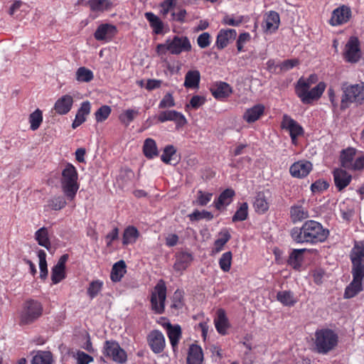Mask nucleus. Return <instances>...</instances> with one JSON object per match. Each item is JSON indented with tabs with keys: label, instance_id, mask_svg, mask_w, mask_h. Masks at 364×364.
<instances>
[{
	"label": "nucleus",
	"instance_id": "8",
	"mask_svg": "<svg viewBox=\"0 0 364 364\" xmlns=\"http://www.w3.org/2000/svg\"><path fill=\"white\" fill-rule=\"evenodd\" d=\"M360 43L358 37L350 36L347 41L343 56L344 60L350 63L358 62L361 58Z\"/></svg>",
	"mask_w": 364,
	"mask_h": 364
},
{
	"label": "nucleus",
	"instance_id": "51",
	"mask_svg": "<svg viewBox=\"0 0 364 364\" xmlns=\"http://www.w3.org/2000/svg\"><path fill=\"white\" fill-rule=\"evenodd\" d=\"M111 108L109 106L103 105L100 107L95 112V119L97 122H102L106 120L111 113Z\"/></svg>",
	"mask_w": 364,
	"mask_h": 364
},
{
	"label": "nucleus",
	"instance_id": "58",
	"mask_svg": "<svg viewBox=\"0 0 364 364\" xmlns=\"http://www.w3.org/2000/svg\"><path fill=\"white\" fill-rule=\"evenodd\" d=\"M31 364H46V352L43 350H33Z\"/></svg>",
	"mask_w": 364,
	"mask_h": 364
},
{
	"label": "nucleus",
	"instance_id": "30",
	"mask_svg": "<svg viewBox=\"0 0 364 364\" xmlns=\"http://www.w3.org/2000/svg\"><path fill=\"white\" fill-rule=\"evenodd\" d=\"M356 154L357 150L354 148H348L343 150L341 153V166L345 168L350 170L354 163Z\"/></svg>",
	"mask_w": 364,
	"mask_h": 364
},
{
	"label": "nucleus",
	"instance_id": "42",
	"mask_svg": "<svg viewBox=\"0 0 364 364\" xmlns=\"http://www.w3.org/2000/svg\"><path fill=\"white\" fill-rule=\"evenodd\" d=\"M143 151L144 155L149 158L152 159L158 155V149L155 141L152 139H146L144 141Z\"/></svg>",
	"mask_w": 364,
	"mask_h": 364
},
{
	"label": "nucleus",
	"instance_id": "14",
	"mask_svg": "<svg viewBox=\"0 0 364 364\" xmlns=\"http://www.w3.org/2000/svg\"><path fill=\"white\" fill-rule=\"evenodd\" d=\"M117 27L110 23H102L96 29L94 37L97 41L108 42L116 35Z\"/></svg>",
	"mask_w": 364,
	"mask_h": 364
},
{
	"label": "nucleus",
	"instance_id": "12",
	"mask_svg": "<svg viewBox=\"0 0 364 364\" xmlns=\"http://www.w3.org/2000/svg\"><path fill=\"white\" fill-rule=\"evenodd\" d=\"M281 126L282 129L289 131L293 143H295L296 138L304 132L299 123L287 114L283 116Z\"/></svg>",
	"mask_w": 364,
	"mask_h": 364
},
{
	"label": "nucleus",
	"instance_id": "62",
	"mask_svg": "<svg viewBox=\"0 0 364 364\" xmlns=\"http://www.w3.org/2000/svg\"><path fill=\"white\" fill-rule=\"evenodd\" d=\"M364 168V154H358L355 155V159L353 166L351 167V171H360Z\"/></svg>",
	"mask_w": 364,
	"mask_h": 364
},
{
	"label": "nucleus",
	"instance_id": "34",
	"mask_svg": "<svg viewBox=\"0 0 364 364\" xmlns=\"http://www.w3.org/2000/svg\"><path fill=\"white\" fill-rule=\"evenodd\" d=\"M200 80V72L197 70H188L185 76L184 87L196 89L199 86Z\"/></svg>",
	"mask_w": 364,
	"mask_h": 364
},
{
	"label": "nucleus",
	"instance_id": "25",
	"mask_svg": "<svg viewBox=\"0 0 364 364\" xmlns=\"http://www.w3.org/2000/svg\"><path fill=\"white\" fill-rule=\"evenodd\" d=\"M232 90L231 87L226 82H219L211 88L212 95L215 98L223 100L228 97Z\"/></svg>",
	"mask_w": 364,
	"mask_h": 364
},
{
	"label": "nucleus",
	"instance_id": "39",
	"mask_svg": "<svg viewBox=\"0 0 364 364\" xmlns=\"http://www.w3.org/2000/svg\"><path fill=\"white\" fill-rule=\"evenodd\" d=\"M126 273V264L123 260L116 262L112 269L111 279L113 282H119L121 280L124 274Z\"/></svg>",
	"mask_w": 364,
	"mask_h": 364
},
{
	"label": "nucleus",
	"instance_id": "55",
	"mask_svg": "<svg viewBox=\"0 0 364 364\" xmlns=\"http://www.w3.org/2000/svg\"><path fill=\"white\" fill-rule=\"evenodd\" d=\"M175 106V101L172 94L166 93L159 104L160 109L169 108Z\"/></svg>",
	"mask_w": 364,
	"mask_h": 364
},
{
	"label": "nucleus",
	"instance_id": "18",
	"mask_svg": "<svg viewBox=\"0 0 364 364\" xmlns=\"http://www.w3.org/2000/svg\"><path fill=\"white\" fill-rule=\"evenodd\" d=\"M214 324L218 333L223 336L228 334L230 323L224 309H219L217 311L214 318Z\"/></svg>",
	"mask_w": 364,
	"mask_h": 364
},
{
	"label": "nucleus",
	"instance_id": "60",
	"mask_svg": "<svg viewBox=\"0 0 364 364\" xmlns=\"http://www.w3.org/2000/svg\"><path fill=\"white\" fill-rule=\"evenodd\" d=\"M177 0H165L161 4V13L166 15L169 11H172L176 6Z\"/></svg>",
	"mask_w": 364,
	"mask_h": 364
},
{
	"label": "nucleus",
	"instance_id": "19",
	"mask_svg": "<svg viewBox=\"0 0 364 364\" xmlns=\"http://www.w3.org/2000/svg\"><path fill=\"white\" fill-rule=\"evenodd\" d=\"M312 169V164L308 161H299L293 164L289 169L292 176L304 178L306 176Z\"/></svg>",
	"mask_w": 364,
	"mask_h": 364
},
{
	"label": "nucleus",
	"instance_id": "52",
	"mask_svg": "<svg viewBox=\"0 0 364 364\" xmlns=\"http://www.w3.org/2000/svg\"><path fill=\"white\" fill-rule=\"evenodd\" d=\"M176 149L172 145L166 146L164 149V152L161 156V159L163 162H164L166 164H171V160L173 156L176 154Z\"/></svg>",
	"mask_w": 364,
	"mask_h": 364
},
{
	"label": "nucleus",
	"instance_id": "23",
	"mask_svg": "<svg viewBox=\"0 0 364 364\" xmlns=\"http://www.w3.org/2000/svg\"><path fill=\"white\" fill-rule=\"evenodd\" d=\"M351 176L341 168H337L333 171V179L338 191L345 188L351 181Z\"/></svg>",
	"mask_w": 364,
	"mask_h": 364
},
{
	"label": "nucleus",
	"instance_id": "63",
	"mask_svg": "<svg viewBox=\"0 0 364 364\" xmlns=\"http://www.w3.org/2000/svg\"><path fill=\"white\" fill-rule=\"evenodd\" d=\"M299 64V60L296 59H289L283 61L280 65V70L282 71H288Z\"/></svg>",
	"mask_w": 364,
	"mask_h": 364
},
{
	"label": "nucleus",
	"instance_id": "36",
	"mask_svg": "<svg viewBox=\"0 0 364 364\" xmlns=\"http://www.w3.org/2000/svg\"><path fill=\"white\" fill-rule=\"evenodd\" d=\"M139 237V232L133 225L127 227L123 232L122 243L124 245H132Z\"/></svg>",
	"mask_w": 364,
	"mask_h": 364
},
{
	"label": "nucleus",
	"instance_id": "38",
	"mask_svg": "<svg viewBox=\"0 0 364 364\" xmlns=\"http://www.w3.org/2000/svg\"><path fill=\"white\" fill-rule=\"evenodd\" d=\"M139 114V109H127L119 114V120L123 125L128 127Z\"/></svg>",
	"mask_w": 364,
	"mask_h": 364
},
{
	"label": "nucleus",
	"instance_id": "50",
	"mask_svg": "<svg viewBox=\"0 0 364 364\" xmlns=\"http://www.w3.org/2000/svg\"><path fill=\"white\" fill-rule=\"evenodd\" d=\"M103 286V282L100 280L92 281L87 289V294L93 299L100 292Z\"/></svg>",
	"mask_w": 364,
	"mask_h": 364
},
{
	"label": "nucleus",
	"instance_id": "61",
	"mask_svg": "<svg viewBox=\"0 0 364 364\" xmlns=\"http://www.w3.org/2000/svg\"><path fill=\"white\" fill-rule=\"evenodd\" d=\"M205 98L199 95H194L190 101V105H187V108L191 107L195 109L199 108L205 103Z\"/></svg>",
	"mask_w": 364,
	"mask_h": 364
},
{
	"label": "nucleus",
	"instance_id": "40",
	"mask_svg": "<svg viewBox=\"0 0 364 364\" xmlns=\"http://www.w3.org/2000/svg\"><path fill=\"white\" fill-rule=\"evenodd\" d=\"M145 17L150 23V25L156 34H161L163 33L164 24L159 17L151 12H146L145 14Z\"/></svg>",
	"mask_w": 364,
	"mask_h": 364
},
{
	"label": "nucleus",
	"instance_id": "22",
	"mask_svg": "<svg viewBox=\"0 0 364 364\" xmlns=\"http://www.w3.org/2000/svg\"><path fill=\"white\" fill-rule=\"evenodd\" d=\"M237 32L235 29H222L219 31L217 39L216 46L218 48L223 49L229 43L230 41L236 38Z\"/></svg>",
	"mask_w": 364,
	"mask_h": 364
},
{
	"label": "nucleus",
	"instance_id": "11",
	"mask_svg": "<svg viewBox=\"0 0 364 364\" xmlns=\"http://www.w3.org/2000/svg\"><path fill=\"white\" fill-rule=\"evenodd\" d=\"M271 203V193L269 191H260L257 193L253 201V207L258 214L265 213Z\"/></svg>",
	"mask_w": 364,
	"mask_h": 364
},
{
	"label": "nucleus",
	"instance_id": "3",
	"mask_svg": "<svg viewBox=\"0 0 364 364\" xmlns=\"http://www.w3.org/2000/svg\"><path fill=\"white\" fill-rule=\"evenodd\" d=\"M77 179L78 174L75 167L71 164H68L62 171L60 185L63 193L70 201L75 199L79 189Z\"/></svg>",
	"mask_w": 364,
	"mask_h": 364
},
{
	"label": "nucleus",
	"instance_id": "28",
	"mask_svg": "<svg viewBox=\"0 0 364 364\" xmlns=\"http://www.w3.org/2000/svg\"><path fill=\"white\" fill-rule=\"evenodd\" d=\"M90 112V103L89 102H84L81 104L78 109L75 118L72 124L73 129H76L80 126L86 120V116Z\"/></svg>",
	"mask_w": 364,
	"mask_h": 364
},
{
	"label": "nucleus",
	"instance_id": "1",
	"mask_svg": "<svg viewBox=\"0 0 364 364\" xmlns=\"http://www.w3.org/2000/svg\"><path fill=\"white\" fill-rule=\"evenodd\" d=\"M328 230L315 220L306 221L301 228L295 227L291 230V236L296 243L316 244L322 242L328 236Z\"/></svg>",
	"mask_w": 364,
	"mask_h": 364
},
{
	"label": "nucleus",
	"instance_id": "53",
	"mask_svg": "<svg viewBox=\"0 0 364 364\" xmlns=\"http://www.w3.org/2000/svg\"><path fill=\"white\" fill-rule=\"evenodd\" d=\"M189 217L191 220H199L202 219L210 220L213 218V215L210 212L206 210H195L189 215Z\"/></svg>",
	"mask_w": 364,
	"mask_h": 364
},
{
	"label": "nucleus",
	"instance_id": "47",
	"mask_svg": "<svg viewBox=\"0 0 364 364\" xmlns=\"http://www.w3.org/2000/svg\"><path fill=\"white\" fill-rule=\"evenodd\" d=\"M93 77V73L85 67L79 68L76 72V80L79 82H90Z\"/></svg>",
	"mask_w": 364,
	"mask_h": 364
},
{
	"label": "nucleus",
	"instance_id": "4",
	"mask_svg": "<svg viewBox=\"0 0 364 364\" xmlns=\"http://www.w3.org/2000/svg\"><path fill=\"white\" fill-rule=\"evenodd\" d=\"M336 333L328 328L318 329L315 333V347L319 353L326 354L338 344Z\"/></svg>",
	"mask_w": 364,
	"mask_h": 364
},
{
	"label": "nucleus",
	"instance_id": "32",
	"mask_svg": "<svg viewBox=\"0 0 364 364\" xmlns=\"http://www.w3.org/2000/svg\"><path fill=\"white\" fill-rule=\"evenodd\" d=\"M167 334L173 351L178 348V343L181 338V328L179 325L169 324L167 328Z\"/></svg>",
	"mask_w": 364,
	"mask_h": 364
},
{
	"label": "nucleus",
	"instance_id": "54",
	"mask_svg": "<svg viewBox=\"0 0 364 364\" xmlns=\"http://www.w3.org/2000/svg\"><path fill=\"white\" fill-rule=\"evenodd\" d=\"M73 358L77 360V364H89L93 361V358L83 351L78 350Z\"/></svg>",
	"mask_w": 364,
	"mask_h": 364
},
{
	"label": "nucleus",
	"instance_id": "57",
	"mask_svg": "<svg viewBox=\"0 0 364 364\" xmlns=\"http://www.w3.org/2000/svg\"><path fill=\"white\" fill-rule=\"evenodd\" d=\"M312 84L306 80L304 78H300L296 86V93L298 97L301 95V92H305L310 89Z\"/></svg>",
	"mask_w": 364,
	"mask_h": 364
},
{
	"label": "nucleus",
	"instance_id": "24",
	"mask_svg": "<svg viewBox=\"0 0 364 364\" xmlns=\"http://www.w3.org/2000/svg\"><path fill=\"white\" fill-rule=\"evenodd\" d=\"M203 353L200 346L192 344L189 347L187 364H203Z\"/></svg>",
	"mask_w": 364,
	"mask_h": 364
},
{
	"label": "nucleus",
	"instance_id": "2",
	"mask_svg": "<svg viewBox=\"0 0 364 364\" xmlns=\"http://www.w3.org/2000/svg\"><path fill=\"white\" fill-rule=\"evenodd\" d=\"M192 48L190 40L183 36H174L168 38L165 43L156 46V52L158 55H166L169 53L171 55H180L182 53L189 52Z\"/></svg>",
	"mask_w": 364,
	"mask_h": 364
},
{
	"label": "nucleus",
	"instance_id": "44",
	"mask_svg": "<svg viewBox=\"0 0 364 364\" xmlns=\"http://www.w3.org/2000/svg\"><path fill=\"white\" fill-rule=\"evenodd\" d=\"M277 300L284 306H294L296 302L294 294L289 291H281L277 294Z\"/></svg>",
	"mask_w": 364,
	"mask_h": 364
},
{
	"label": "nucleus",
	"instance_id": "43",
	"mask_svg": "<svg viewBox=\"0 0 364 364\" xmlns=\"http://www.w3.org/2000/svg\"><path fill=\"white\" fill-rule=\"evenodd\" d=\"M193 258L191 254L187 252L181 253L176 262L174 264V268L177 271H181L186 269L188 266L191 264Z\"/></svg>",
	"mask_w": 364,
	"mask_h": 364
},
{
	"label": "nucleus",
	"instance_id": "41",
	"mask_svg": "<svg viewBox=\"0 0 364 364\" xmlns=\"http://www.w3.org/2000/svg\"><path fill=\"white\" fill-rule=\"evenodd\" d=\"M305 249H295L289 255L288 264L295 269H299L301 267L303 256L302 254Z\"/></svg>",
	"mask_w": 364,
	"mask_h": 364
},
{
	"label": "nucleus",
	"instance_id": "59",
	"mask_svg": "<svg viewBox=\"0 0 364 364\" xmlns=\"http://www.w3.org/2000/svg\"><path fill=\"white\" fill-rule=\"evenodd\" d=\"M197 43L200 48H205L210 44V36L208 33H201L197 38Z\"/></svg>",
	"mask_w": 364,
	"mask_h": 364
},
{
	"label": "nucleus",
	"instance_id": "29",
	"mask_svg": "<svg viewBox=\"0 0 364 364\" xmlns=\"http://www.w3.org/2000/svg\"><path fill=\"white\" fill-rule=\"evenodd\" d=\"M92 12H104L109 11L113 7L111 0H88L86 2Z\"/></svg>",
	"mask_w": 364,
	"mask_h": 364
},
{
	"label": "nucleus",
	"instance_id": "49",
	"mask_svg": "<svg viewBox=\"0 0 364 364\" xmlns=\"http://www.w3.org/2000/svg\"><path fill=\"white\" fill-rule=\"evenodd\" d=\"M43 122V112L39 109H36L31 113L29 116V122L31 124V129L36 130Z\"/></svg>",
	"mask_w": 364,
	"mask_h": 364
},
{
	"label": "nucleus",
	"instance_id": "5",
	"mask_svg": "<svg viewBox=\"0 0 364 364\" xmlns=\"http://www.w3.org/2000/svg\"><path fill=\"white\" fill-rule=\"evenodd\" d=\"M343 96L341 102V109H347L350 104H362L364 102V82L343 87Z\"/></svg>",
	"mask_w": 364,
	"mask_h": 364
},
{
	"label": "nucleus",
	"instance_id": "27",
	"mask_svg": "<svg viewBox=\"0 0 364 364\" xmlns=\"http://www.w3.org/2000/svg\"><path fill=\"white\" fill-rule=\"evenodd\" d=\"M73 99L70 95H66L59 98L55 104V110L60 114H65L71 109Z\"/></svg>",
	"mask_w": 364,
	"mask_h": 364
},
{
	"label": "nucleus",
	"instance_id": "33",
	"mask_svg": "<svg viewBox=\"0 0 364 364\" xmlns=\"http://www.w3.org/2000/svg\"><path fill=\"white\" fill-rule=\"evenodd\" d=\"M280 22L279 16L276 11H269L264 20V28L267 32L273 33L279 27Z\"/></svg>",
	"mask_w": 364,
	"mask_h": 364
},
{
	"label": "nucleus",
	"instance_id": "7",
	"mask_svg": "<svg viewBox=\"0 0 364 364\" xmlns=\"http://www.w3.org/2000/svg\"><path fill=\"white\" fill-rule=\"evenodd\" d=\"M353 281L346 288L344 298L350 299L360 292L363 287V279L364 277V269L361 267L353 265L352 268Z\"/></svg>",
	"mask_w": 364,
	"mask_h": 364
},
{
	"label": "nucleus",
	"instance_id": "37",
	"mask_svg": "<svg viewBox=\"0 0 364 364\" xmlns=\"http://www.w3.org/2000/svg\"><path fill=\"white\" fill-rule=\"evenodd\" d=\"M231 235L228 230H221L218 234V237L214 242V247L212 249L213 254H217L222 251L224 245L230 240Z\"/></svg>",
	"mask_w": 364,
	"mask_h": 364
},
{
	"label": "nucleus",
	"instance_id": "20",
	"mask_svg": "<svg viewBox=\"0 0 364 364\" xmlns=\"http://www.w3.org/2000/svg\"><path fill=\"white\" fill-rule=\"evenodd\" d=\"M350 259L353 265L364 269V240L355 244L351 251Z\"/></svg>",
	"mask_w": 364,
	"mask_h": 364
},
{
	"label": "nucleus",
	"instance_id": "15",
	"mask_svg": "<svg viewBox=\"0 0 364 364\" xmlns=\"http://www.w3.org/2000/svg\"><path fill=\"white\" fill-rule=\"evenodd\" d=\"M147 341L151 350L155 353H161L166 346L165 338L159 331H153L148 335Z\"/></svg>",
	"mask_w": 364,
	"mask_h": 364
},
{
	"label": "nucleus",
	"instance_id": "35",
	"mask_svg": "<svg viewBox=\"0 0 364 364\" xmlns=\"http://www.w3.org/2000/svg\"><path fill=\"white\" fill-rule=\"evenodd\" d=\"M309 217L308 210L301 205H294L290 208V218L294 223L300 222Z\"/></svg>",
	"mask_w": 364,
	"mask_h": 364
},
{
	"label": "nucleus",
	"instance_id": "64",
	"mask_svg": "<svg viewBox=\"0 0 364 364\" xmlns=\"http://www.w3.org/2000/svg\"><path fill=\"white\" fill-rule=\"evenodd\" d=\"M328 187V184L327 182L324 181H316L315 183L311 184V189L313 193H316L326 190Z\"/></svg>",
	"mask_w": 364,
	"mask_h": 364
},
{
	"label": "nucleus",
	"instance_id": "17",
	"mask_svg": "<svg viewBox=\"0 0 364 364\" xmlns=\"http://www.w3.org/2000/svg\"><path fill=\"white\" fill-rule=\"evenodd\" d=\"M68 259V255H62L52 269L51 280L53 284H58L65 278V263Z\"/></svg>",
	"mask_w": 364,
	"mask_h": 364
},
{
	"label": "nucleus",
	"instance_id": "13",
	"mask_svg": "<svg viewBox=\"0 0 364 364\" xmlns=\"http://www.w3.org/2000/svg\"><path fill=\"white\" fill-rule=\"evenodd\" d=\"M350 7L343 5L334 9L332 12L330 23L332 26H339L346 23L351 17Z\"/></svg>",
	"mask_w": 364,
	"mask_h": 364
},
{
	"label": "nucleus",
	"instance_id": "46",
	"mask_svg": "<svg viewBox=\"0 0 364 364\" xmlns=\"http://www.w3.org/2000/svg\"><path fill=\"white\" fill-rule=\"evenodd\" d=\"M248 216V204L247 203H242L239 204V207L236 210L235 215L232 216V222L243 221L247 219Z\"/></svg>",
	"mask_w": 364,
	"mask_h": 364
},
{
	"label": "nucleus",
	"instance_id": "56",
	"mask_svg": "<svg viewBox=\"0 0 364 364\" xmlns=\"http://www.w3.org/2000/svg\"><path fill=\"white\" fill-rule=\"evenodd\" d=\"M213 193H205L202 191L197 192V203L201 206L206 205L211 200Z\"/></svg>",
	"mask_w": 364,
	"mask_h": 364
},
{
	"label": "nucleus",
	"instance_id": "9",
	"mask_svg": "<svg viewBox=\"0 0 364 364\" xmlns=\"http://www.w3.org/2000/svg\"><path fill=\"white\" fill-rule=\"evenodd\" d=\"M104 355L117 363H124L127 360V353L119 343L113 341H107L104 345Z\"/></svg>",
	"mask_w": 364,
	"mask_h": 364
},
{
	"label": "nucleus",
	"instance_id": "48",
	"mask_svg": "<svg viewBox=\"0 0 364 364\" xmlns=\"http://www.w3.org/2000/svg\"><path fill=\"white\" fill-rule=\"evenodd\" d=\"M232 255L228 251L223 253L219 259L220 268L225 272L230 271L232 264Z\"/></svg>",
	"mask_w": 364,
	"mask_h": 364
},
{
	"label": "nucleus",
	"instance_id": "6",
	"mask_svg": "<svg viewBox=\"0 0 364 364\" xmlns=\"http://www.w3.org/2000/svg\"><path fill=\"white\" fill-rule=\"evenodd\" d=\"M166 287L164 281L160 280L151 292V309L156 314H162L165 308Z\"/></svg>",
	"mask_w": 364,
	"mask_h": 364
},
{
	"label": "nucleus",
	"instance_id": "16",
	"mask_svg": "<svg viewBox=\"0 0 364 364\" xmlns=\"http://www.w3.org/2000/svg\"><path fill=\"white\" fill-rule=\"evenodd\" d=\"M326 89V84L320 82L316 87L305 92H301L299 97L304 104H310L314 100H318L323 93Z\"/></svg>",
	"mask_w": 364,
	"mask_h": 364
},
{
	"label": "nucleus",
	"instance_id": "31",
	"mask_svg": "<svg viewBox=\"0 0 364 364\" xmlns=\"http://www.w3.org/2000/svg\"><path fill=\"white\" fill-rule=\"evenodd\" d=\"M264 107L262 104H257L246 110L243 115L244 119L249 122H255L263 114Z\"/></svg>",
	"mask_w": 364,
	"mask_h": 364
},
{
	"label": "nucleus",
	"instance_id": "10",
	"mask_svg": "<svg viewBox=\"0 0 364 364\" xmlns=\"http://www.w3.org/2000/svg\"><path fill=\"white\" fill-rule=\"evenodd\" d=\"M42 311L43 307L38 301H27L21 313V323L28 324L33 322L41 316Z\"/></svg>",
	"mask_w": 364,
	"mask_h": 364
},
{
	"label": "nucleus",
	"instance_id": "21",
	"mask_svg": "<svg viewBox=\"0 0 364 364\" xmlns=\"http://www.w3.org/2000/svg\"><path fill=\"white\" fill-rule=\"evenodd\" d=\"M157 119L161 123L167 121H173L178 124H184L186 122L183 114L175 110H166L159 112Z\"/></svg>",
	"mask_w": 364,
	"mask_h": 364
},
{
	"label": "nucleus",
	"instance_id": "26",
	"mask_svg": "<svg viewBox=\"0 0 364 364\" xmlns=\"http://www.w3.org/2000/svg\"><path fill=\"white\" fill-rule=\"evenodd\" d=\"M235 191L232 189L227 188L223 191L217 200H215L213 205L217 210H221L228 206L232 201Z\"/></svg>",
	"mask_w": 364,
	"mask_h": 364
},
{
	"label": "nucleus",
	"instance_id": "45",
	"mask_svg": "<svg viewBox=\"0 0 364 364\" xmlns=\"http://www.w3.org/2000/svg\"><path fill=\"white\" fill-rule=\"evenodd\" d=\"M66 205V200L62 196L51 197L47 201V208L53 210H60Z\"/></svg>",
	"mask_w": 364,
	"mask_h": 364
}]
</instances>
